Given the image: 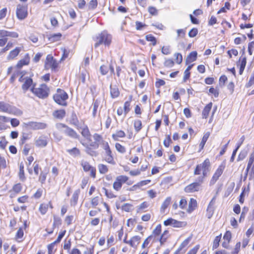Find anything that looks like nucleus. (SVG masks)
<instances>
[{"label": "nucleus", "instance_id": "f257e3e1", "mask_svg": "<svg viewBox=\"0 0 254 254\" xmlns=\"http://www.w3.org/2000/svg\"><path fill=\"white\" fill-rule=\"evenodd\" d=\"M30 90L35 95L41 99H45L49 96V89L45 84H41L38 88H35L34 85Z\"/></svg>", "mask_w": 254, "mask_h": 254}, {"label": "nucleus", "instance_id": "f03ea898", "mask_svg": "<svg viewBox=\"0 0 254 254\" xmlns=\"http://www.w3.org/2000/svg\"><path fill=\"white\" fill-rule=\"evenodd\" d=\"M210 163L208 159H206L204 162L196 166L194 171V174L195 175H200L202 172L203 180L207 176V173L210 170Z\"/></svg>", "mask_w": 254, "mask_h": 254}, {"label": "nucleus", "instance_id": "7ed1b4c3", "mask_svg": "<svg viewBox=\"0 0 254 254\" xmlns=\"http://www.w3.org/2000/svg\"><path fill=\"white\" fill-rule=\"evenodd\" d=\"M68 97L67 94L64 90L61 89H58L57 93L53 96V99L55 102L63 106L67 105L66 100Z\"/></svg>", "mask_w": 254, "mask_h": 254}, {"label": "nucleus", "instance_id": "20e7f679", "mask_svg": "<svg viewBox=\"0 0 254 254\" xmlns=\"http://www.w3.org/2000/svg\"><path fill=\"white\" fill-rule=\"evenodd\" d=\"M96 39L98 41L95 44V48H97L102 44H104L105 46H109L111 42L112 37L106 31H103L96 37Z\"/></svg>", "mask_w": 254, "mask_h": 254}, {"label": "nucleus", "instance_id": "39448f33", "mask_svg": "<svg viewBox=\"0 0 254 254\" xmlns=\"http://www.w3.org/2000/svg\"><path fill=\"white\" fill-rule=\"evenodd\" d=\"M203 182V177H197L195 182L191 183L185 187V191L188 193L198 191L199 187Z\"/></svg>", "mask_w": 254, "mask_h": 254}, {"label": "nucleus", "instance_id": "423d86ee", "mask_svg": "<svg viewBox=\"0 0 254 254\" xmlns=\"http://www.w3.org/2000/svg\"><path fill=\"white\" fill-rule=\"evenodd\" d=\"M18 81L23 83L21 88L24 93H25L32 85L33 86L34 85L32 79L28 76H24L23 74L21 75Z\"/></svg>", "mask_w": 254, "mask_h": 254}, {"label": "nucleus", "instance_id": "0eeeda50", "mask_svg": "<svg viewBox=\"0 0 254 254\" xmlns=\"http://www.w3.org/2000/svg\"><path fill=\"white\" fill-rule=\"evenodd\" d=\"M18 110L15 107L4 101H0V112L9 114H15Z\"/></svg>", "mask_w": 254, "mask_h": 254}, {"label": "nucleus", "instance_id": "6e6552de", "mask_svg": "<svg viewBox=\"0 0 254 254\" xmlns=\"http://www.w3.org/2000/svg\"><path fill=\"white\" fill-rule=\"evenodd\" d=\"M24 125L25 127L34 130L45 129L47 127L46 123L36 122H28L24 123Z\"/></svg>", "mask_w": 254, "mask_h": 254}, {"label": "nucleus", "instance_id": "1a4fd4ad", "mask_svg": "<svg viewBox=\"0 0 254 254\" xmlns=\"http://www.w3.org/2000/svg\"><path fill=\"white\" fill-rule=\"evenodd\" d=\"M27 5L19 4L17 5L16 14L20 20L24 19L28 15Z\"/></svg>", "mask_w": 254, "mask_h": 254}, {"label": "nucleus", "instance_id": "9d476101", "mask_svg": "<svg viewBox=\"0 0 254 254\" xmlns=\"http://www.w3.org/2000/svg\"><path fill=\"white\" fill-rule=\"evenodd\" d=\"M45 66L46 68H51L52 70H55L58 66V63L51 55H48L46 58Z\"/></svg>", "mask_w": 254, "mask_h": 254}, {"label": "nucleus", "instance_id": "9b49d317", "mask_svg": "<svg viewBox=\"0 0 254 254\" xmlns=\"http://www.w3.org/2000/svg\"><path fill=\"white\" fill-rule=\"evenodd\" d=\"M224 169V167L222 165H220L218 167V168L216 170L215 173L213 175L211 180H210V185H213L216 182V181L218 180L219 178L223 173Z\"/></svg>", "mask_w": 254, "mask_h": 254}, {"label": "nucleus", "instance_id": "f8f14e48", "mask_svg": "<svg viewBox=\"0 0 254 254\" xmlns=\"http://www.w3.org/2000/svg\"><path fill=\"white\" fill-rule=\"evenodd\" d=\"M63 132L67 136L74 139H79V135L76 133V132L72 128L67 127H66V129L63 130Z\"/></svg>", "mask_w": 254, "mask_h": 254}, {"label": "nucleus", "instance_id": "ddd939ff", "mask_svg": "<svg viewBox=\"0 0 254 254\" xmlns=\"http://www.w3.org/2000/svg\"><path fill=\"white\" fill-rule=\"evenodd\" d=\"M10 37L12 38H17L18 34L15 32L8 31L5 30H0V38Z\"/></svg>", "mask_w": 254, "mask_h": 254}, {"label": "nucleus", "instance_id": "4468645a", "mask_svg": "<svg viewBox=\"0 0 254 254\" xmlns=\"http://www.w3.org/2000/svg\"><path fill=\"white\" fill-rule=\"evenodd\" d=\"M21 50V47H16L14 49L11 51L7 56V59L8 60H13L17 57Z\"/></svg>", "mask_w": 254, "mask_h": 254}, {"label": "nucleus", "instance_id": "2eb2a0df", "mask_svg": "<svg viewBox=\"0 0 254 254\" xmlns=\"http://www.w3.org/2000/svg\"><path fill=\"white\" fill-rule=\"evenodd\" d=\"M35 145L37 147H44L47 144V141L44 136H40L35 140Z\"/></svg>", "mask_w": 254, "mask_h": 254}, {"label": "nucleus", "instance_id": "dca6fc26", "mask_svg": "<svg viewBox=\"0 0 254 254\" xmlns=\"http://www.w3.org/2000/svg\"><path fill=\"white\" fill-rule=\"evenodd\" d=\"M140 237L138 236H135L129 241V245L134 248H136L140 242Z\"/></svg>", "mask_w": 254, "mask_h": 254}, {"label": "nucleus", "instance_id": "f3484780", "mask_svg": "<svg viewBox=\"0 0 254 254\" xmlns=\"http://www.w3.org/2000/svg\"><path fill=\"white\" fill-rule=\"evenodd\" d=\"M197 53L196 51H193L190 53L186 59V64H189L196 61Z\"/></svg>", "mask_w": 254, "mask_h": 254}, {"label": "nucleus", "instance_id": "a211bd4d", "mask_svg": "<svg viewBox=\"0 0 254 254\" xmlns=\"http://www.w3.org/2000/svg\"><path fill=\"white\" fill-rule=\"evenodd\" d=\"M30 61V57L28 54H27L25 58L20 60L16 64V66L18 68H21L24 65H27Z\"/></svg>", "mask_w": 254, "mask_h": 254}, {"label": "nucleus", "instance_id": "6ab92c4d", "mask_svg": "<svg viewBox=\"0 0 254 254\" xmlns=\"http://www.w3.org/2000/svg\"><path fill=\"white\" fill-rule=\"evenodd\" d=\"M80 192V191L78 189L74 191L73 192L70 200V204L71 205L75 206L77 204Z\"/></svg>", "mask_w": 254, "mask_h": 254}, {"label": "nucleus", "instance_id": "aec40b11", "mask_svg": "<svg viewBox=\"0 0 254 254\" xmlns=\"http://www.w3.org/2000/svg\"><path fill=\"white\" fill-rule=\"evenodd\" d=\"M212 103H209L204 108L202 111V116L203 118L206 119L209 115V113L212 108Z\"/></svg>", "mask_w": 254, "mask_h": 254}, {"label": "nucleus", "instance_id": "412c9836", "mask_svg": "<svg viewBox=\"0 0 254 254\" xmlns=\"http://www.w3.org/2000/svg\"><path fill=\"white\" fill-rule=\"evenodd\" d=\"M53 116L58 119H63L65 116V111L64 110L55 111L53 113Z\"/></svg>", "mask_w": 254, "mask_h": 254}, {"label": "nucleus", "instance_id": "4be33fe9", "mask_svg": "<svg viewBox=\"0 0 254 254\" xmlns=\"http://www.w3.org/2000/svg\"><path fill=\"white\" fill-rule=\"evenodd\" d=\"M106 154V157L105 158V160L108 163L111 164H115V162L114 161V158L112 154V151L111 149L107 150L105 151Z\"/></svg>", "mask_w": 254, "mask_h": 254}, {"label": "nucleus", "instance_id": "5701e85b", "mask_svg": "<svg viewBox=\"0 0 254 254\" xmlns=\"http://www.w3.org/2000/svg\"><path fill=\"white\" fill-rule=\"evenodd\" d=\"M110 94L112 98H115L119 96L120 92L118 88L116 86L110 85Z\"/></svg>", "mask_w": 254, "mask_h": 254}, {"label": "nucleus", "instance_id": "b1692460", "mask_svg": "<svg viewBox=\"0 0 254 254\" xmlns=\"http://www.w3.org/2000/svg\"><path fill=\"white\" fill-rule=\"evenodd\" d=\"M125 132L122 130H117L115 133L113 134L112 135L113 139L115 140H118L119 137L123 138L125 137Z\"/></svg>", "mask_w": 254, "mask_h": 254}, {"label": "nucleus", "instance_id": "393cba45", "mask_svg": "<svg viewBox=\"0 0 254 254\" xmlns=\"http://www.w3.org/2000/svg\"><path fill=\"white\" fill-rule=\"evenodd\" d=\"M171 201V197H168L166 198L165 201L163 202L162 206L161 207L160 210L162 212H165L166 209L170 205Z\"/></svg>", "mask_w": 254, "mask_h": 254}, {"label": "nucleus", "instance_id": "a878e982", "mask_svg": "<svg viewBox=\"0 0 254 254\" xmlns=\"http://www.w3.org/2000/svg\"><path fill=\"white\" fill-rule=\"evenodd\" d=\"M18 176L20 180L22 182H24L25 180V177L24 175V165L22 163H21L19 167V172L18 173Z\"/></svg>", "mask_w": 254, "mask_h": 254}, {"label": "nucleus", "instance_id": "bb28decb", "mask_svg": "<svg viewBox=\"0 0 254 254\" xmlns=\"http://www.w3.org/2000/svg\"><path fill=\"white\" fill-rule=\"evenodd\" d=\"M62 37V34L60 33L54 34L50 35L49 37V41L51 42H55L59 41Z\"/></svg>", "mask_w": 254, "mask_h": 254}, {"label": "nucleus", "instance_id": "cd10ccee", "mask_svg": "<svg viewBox=\"0 0 254 254\" xmlns=\"http://www.w3.org/2000/svg\"><path fill=\"white\" fill-rule=\"evenodd\" d=\"M209 135H210V133L209 132H206L203 135V137L201 140V141L200 142V143L199 144L200 151L203 148V147L205 144V143L207 141Z\"/></svg>", "mask_w": 254, "mask_h": 254}, {"label": "nucleus", "instance_id": "c85d7f7f", "mask_svg": "<svg viewBox=\"0 0 254 254\" xmlns=\"http://www.w3.org/2000/svg\"><path fill=\"white\" fill-rule=\"evenodd\" d=\"M197 206L196 200L192 198H190L189 204V212L192 211Z\"/></svg>", "mask_w": 254, "mask_h": 254}, {"label": "nucleus", "instance_id": "c756f323", "mask_svg": "<svg viewBox=\"0 0 254 254\" xmlns=\"http://www.w3.org/2000/svg\"><path fill=\"white\" fill-rule=\"evenodd\" d=\"M81 133L83 137L87 139H90L91 134L87 126H85L82 128Z\"/></svg>", "mask_w": 254, "mask_h": 254}, {"label": "nucleus", "instance_id": "7c9ffc66", "mask_svg": "<svg viewBox=\"0 0 254 254\" xmlns=\"http://www.w3.org/2000/svg\"><path fill=\"white\" fill-rule=\"evenodd\" d=\"M67 152H68L70 155L73 157H76L80 155V151L76 147H73L72 149H68L67 150Z\"/></svg>", "mask_w": 254, "mask_h": 254}, {"label": "nucleus", "instance_id": "2f4dec72", "mask_svg": "<svg viewBox=\"0 0 254 254\" xmlns=\"http://www.w3.org/2000/svg\"><path fill=\"white\" fill-rule=\"evenodd\" d=\"M169 231L168 230H165L164 231L163 233L161 235L160 238L157 240H159L160 244L162 245L164 242H166L167 239L168 237Z\"/></svg>", "mask_w": 254, "mask_h": 254}, {"label": "nucleus", "instance_id": "473e14b6", "mask_svg": "<svg viewBox=\"0 0 254 254\" xmlns=\"http://www.w3.org/2000/svg\"><path fill=\"white\" fill-rule=\"evenodd\" d=\"M49 207V204L47 203L41 204L39 207V211L42 215L46 213Z\"/></svg>", "mask_w": 254, "mask_h": 254}, {"label": "nucleus", "instance_id": "72a5a7b5", "mask_svg": "<svg viewBox=\"0 0 254 254\" xmlns=\"http://www.w3.org/2000/svg\"><path fill=\"white\" fill-rule=\"evenodd\" d=\"M105 195L109 198H113L116 197V196L113 193L112 190H108V189L103 188L102 189Z\"/></svg>", "mask_w": 254, "mask_h": 254}, {"label": "nucleus", "instance_id": "f704fd0d", "mask_svg": "<svg viewBox=\"0 0 254 254\" xmlns=\"http://www.w3.org/2000/svg\"><path fill=\"white\" fill-rule=\"evenodd\" d=\"M176 32L177 34V38H183L185 37L186 33V28L185 29H179L176 30Z\"/></svg>", "mask_w": 254, "mask_h": 254}, {"label": "nucleus", "instance_id": "c9c22d12", "mask_svg": "<svg viewBox=\"0 0 254 254\" xmlns=\"http://www.w3.org/2000/svg\"><path fill=\"white\" fill-rule=\"evenodd\" d=\"M134 127L136 132H138L142 128L141 121L138 120H135L134 122Z\"/></svg>", "mask_w": 254, "mask_h": 254}, {"label": "nucleus", "instance_id": "e433bc0d", "mask_svg": "<svg viewBox=\"0 0 254 254\" xmlns=\"http://www.w3.org/2000/svg\"><path fill=\"white\" fill-rule=\"evenodd\" d=\"M99 171L101 174H105L108 171V168L107 166L105 165L100 164L98 166Z\"/></svg>", "mask_w": 254, "mask_h": 254}, {"label": "nucleus", "instance_id": "4c0bfd02", "mask_svg": "<svg viewBox=\"0 0 254 254\" xmlns=\"http://www.w3.org/2000/svg\"><path fill=\"white\" fill-rule=\"evenodd\" d=\"M81 166L85 172H88L91 170L93 166H91L89 163L86 161H83L81 163Z\"/></svg>", "mask_w": 254, "mask_h": 254}, {"label": "nucleus", "instance_id": "58836bf2", "mask_svg": "<svg viewBox=\"0 0 254 254\" xmlns=\"http://www.w3.org/2000/svg\"><path fill=\"white\" fill-rule=\"evenodd\" d=\"M184 225V223L183 222L179 221L174 219L171 224V226L176 228H180L183 227Z\"/></svg>", "mask_w": 254, "mask_h": 254}, {"label": "nucleus", "instance_id": "ea45409f", "mask_svg": "<svg viewBox=\"0 0 254 254\" xmlns=\"http://www.w3.org/2000/svg\"><path fill=\"white\" fill-rule=\"evenodd\" d=\"M221 238V235L217 236L215 237L213 244V249H217L219 245V242L220 241Z\"/></svg>", "mask_w": 254, "mask_h": 254}, {"label": "nucleus", "instance_id": "a19ab883", "mask_svg": "<svg viewBox=\"0 0 254 254\" xmlns=\"http://www.w3.org/2000/svg\"><path fill=\"white\" fill-rule=\"evenodd\" d=\"M115 147L117 150L121 153L126 152V150L125 147L119 143H116Z\"/></svg>", "mask_w": 254, "mask_h": 254}, {"label": "nucleus", "instance_id": "79ce46f5", "mask_svg": "<svg viewBox=\"0 0 254 254\" xmlns=\"http://www.w3.org/2000/svg\"><path fill=\"white\" fill-rule=\"evenodd\" d=\"M214 210V206H211L210 205H208L207 209V217L208 218H210L213 215V212Z\"/></svg>", "mask_w": 254, "mask_h": 254}, {"label": "nucleus", "instance_id": "37998d69", "mask_svg": "<svg viewBox=\"0 0 254 254\" xmlns=\"http://www.w3.org/2000/svg\"><path fill=\"white\" fill-rule=\"evenodd\" d=\"M190 240H191V237H189L187 239H186V240H185L182 243V244L180 245L178 249L181 251L183 248L186 247L189 244Z\"/></svg>", "mask_w": 254, "mask_h": 254}, {"label": "nucleus", "instance_id": "c03bdc74", "mask_svg": "<svg viewBox=\"0 0 254 254\" xmlns=\"http://www.w3.org/2000/svg\"><path fill=\"white\" fill-rule=\"evenodd\" d=\"M128 178L127 176L123 175L118 176L116 178V180L119 182H120L122 185L126 183L128 180Z\"/></svg>", "mask_w": 254, "mask_h": 254}, {"label": "nucleus", "instance_id": "a18cd8bd", "mask_svg": "<svg viewBox=\"0 0 254 254\" xmlns=\"http://www.w3.org/2000/svg\"><path fill=\"white\" fill-rule=\"evenodd\" d=\"M122 209L126 212H129L132 208V205L129 203H125L122 206Z\"/></svg>", "mask_w": 254, "mask_h": 254}, {"label": "nucleus", "instance_id": "49530a36", "mask_svg": "<svg viewBox=\"0 0 254 254\" xmlns=\"http://www.w3.org/2000/svg\"><path fill=\"white\" fill-rule=\"evenodd\" d=\"M98 4V2L97 0H91L88 4V9H94L97 6Z\"/></svg>", "mask_w": 254, "mask_h": 254}, {"label": "nucleus", "instance_id": "de8ad7c7", "mask_svg": "<svg viewBox=\"0 0 254 254\" xmlns=\"http://www.w3.org/2000/svg\"><path fill=\"white\" fill-rule=\"evenodd\" d=\"M6 166L7 165L5 159L0 154V168L5 169Z\"/></svg>", "mask_w": 254, "mask_h": 254}, {"label": "nucleus", "instance_id": "09e8293b", "mask_svg": "<svg viewBox=\"0 0 254 254\" xmlns=\"http://www.w3.org/2000/svg\"><path fill=\"white\" fill-rule=\"evenodd\" d=\"M249 210V209L247 207H244L243 208L242 212L241 213L240 219H239V222H241L242 220H244L246 214L247 213L248 211Z\"/></svg>", "mask_w": 254, "mask_h": 254}, {"label": "nucleus", "instance_id": "8fccbe9b", "mask_svg": "<svg viewBox=\"0 0 254 254\" xmlns=\"http://www.w3.org/2000/svg\"><path fill=\"white\" fill-rule=\"evenodd\" d=\"M198 34V30L197 28H193L191 29L189 32V36L190 38L195 37Z\"/></svg>", "mask_w": 254, "mask_h": 254}, {"label": "nucleus", "instance_id": "3c124183", "mask_svg": "<svg viewBox=\"0 0 254 254\" xmlns=\"http://www.w3.org/2000/svg\"><path fill=\"white\" fill-rule=\"evenodd\" d=\"M146 39L148 41L152 42V44L153 45H155L156 44V40L155 37L151 34L146 35Z\"/></svg>", "mask_w": 254, "mask_h": 254}, {"label": "nucleus", "instance_id": "603ef678", "mask_svg": "<svg viewBox=\"0 0 254 254\" xmlns=\"http://www.w3.org/2000/svg\"><path fill=\"white\" fill-rule=\"evenodd\" d=\"M161 232V225L158 224L153 231V235L154 236H159Z\"/></svg>", "mask_w": 254, "mask_h": 254}, {"label": "nucleus", "instance_id": "864d4df0", "mask_svg": "<svg viewBox=\"0 0 254 254\" xmlns=\"http://www.w3.org/2000/svg\"><path fill=\"white\" fill-rule=\"evenodd\" d=\"M153 235H150L149 237H148L145 240V241H144V242L143 243V244L141 246V247L142 249L145 248L149 244V243H150L151 240L153 238Z\"/></svg>", "mask_w": 254, "mask_h": 254}, {"label": "nucleus", "instance_id": "5fc2aeb1", "mask_svg": "<svg viewBox=\"0 0 254 254\" xmlns=\"http://www.w3.org/2000/svg\"><path fill=\"white\" fill-rule=\"evenodd\" d=\"M174 65V62L172 59L166 60L164 62V66L167 67H172Z\"/></svg>", "mask_w": 254, "mask_h": 254}, {"label": "nucleus", "instance_id": "6e6d98bb", "mask_svg": "<svg viewBox=\"0 0 254 254\" xmlns=\"http://www.w3.org/2000/svg\"><path fill=\"white\" fill-rule=\"evenodd\" d=\"M174 56L176 58V62L177 64H180L182 62V61H183V57H182V54H181L180 53H175L174 54Z\"/></svg>", "mask_w": 254, "mask_h": 254}, {"label": "nucleus", "instance_id": "4d7b16f0", "mask_svg": "<svg viewBox=\"0 0 254 254\" xmlns=\"http://www.w3.org/2000/svg\"><path fill=\"white\" fill-rule=\"evenodd\" d=\"M122 185L120 182L118 181L116 179L113 183V188L117 191H119L122 188Z\"/></svg>", "mask_w": 254, "mask_h": 254}, {"label": "nucleus", "instance_id": "13d9d810", "mask_svg": "<svg viewBox=\"0 0 254 254\" xmlns=\"http://www.w3.org/2000/svg\"><path fill=\"white\" fill-rule=\"evenodd\" d=\"M61 219L59 217H57L56 216H54V223L53 225L54 226H59L61 224Z\"/></svg>", "mask_w": 254, "mask_h": 254}, {"label": "nucleus", "instance_id": "bf43d9fd", "mask_svg": "<svg viewBox=\"0 0 254 254\" xmlns=\"http://www.w3.org/2000/svg\"><path fill=\"white\" fill-rule=\"evenodd\" d=\"M93 138L95 140V142L98 143V144L99 143H101L102 141H104L103 140H102V136L97 133L94 134Z\"/></svg>", "mask_w": 254, "mask_h": 254}, {"label": "nucleus", "instance_id": "052dcab7", "mask_svg": "<svg viewBox=\"0 0 254 254\" xmlns=\"http://www.w3.org/2000/svg\"><path fill=\"white\" fill-rule=\"evenodd\" d=\"M66 127H67L66 125L62 124V123H58L56 125V128L60 130V131L63 132V130L64 129H66Z\"/></svg>", "mask_w": 254, "mask_h": 254}, {"label": "nucleus", "instance_id": "680f3d73", "mask_svg": "<svg viewBox=\"0 0 254 254\" xmlns=\"http://www.w3.org/2000/svg\"><path fill=\"white\" fill-rule=\"evenodd\" d=\"M135 26L136 30H141L143 27H146V25L141 22L137 21L135 22Z\"/></svg>", "mask_w": 254, "mask_h": 254}, {"label": "nucleus", "instance_id": "e2e57ef3", "mask_svg": "<svg viewBox=\"0 0 254 254\" xmlns=\"http://www.w3.org/2000/svg\"><path fill=\"white\" fill-rule=\"evenodd\" d=\"M199 247H200L199 245H197L194 248H193L192 249L190 250L187 254H196L197 252H198V251L199 249Z\"/></svg>", "mask_w": 254, "mask_h": 254}, {"label": "nucleus", "instance_id": "0e129e2a", "mask_svg": "<svg viewBox=\"0 0 254 254\" xmlns=\"http://www.w3.org/2000/svg\"><path fill=\"white\" fill-rule=\"evenodd\" d=\"M254 51V42H252L248 45V52L250 55H252Z\"/></svg>", "mask_w": 254, "mask_h": 254}, {"label": "nucleus", "instance_id": "69168bd1", "mask_svg": "<svg viewBox=\"0 0 254 254\" xmlns=\"http://www.w3.org/2000/svg\"><path fill=\"white\" fill-rule=\"evenodd\" d=\"M100 70L102 75H105L108 72V67L104 65H101L100 67Z\"/></svg>", "mask_w": 254, "mask_h": 254}, {"label": "nucleus", "instance_id": "338daca9", "mask_svg": "<svg viewBox=\"0 0 254 254\" xmlns=\"http://www.w3.org/2000/svg\"><path fill=\"white\" fill-rule=\"evenodd\" d=\"M253 84H254V72H253L252 75L250 78L249 81L246 84V87L248 88L251 87Z\"/></svg>", "mask_w": 254, "mask_h": 254}, {"label": "nucleus", "instance_id": "774afa93", "mask_svg": "<svg viewBox=\"0 0 254 254\" xmlns=\"http://www.w3.org/2000/svg\"><path fill=\"white\" fill-rule=\"evenodd\" d=\"M94 246H91L89 248H86V250L84 252L83 254H93Z\"/></svg>", "mask_w": 254, "mask_h": 254}]
</instances>
